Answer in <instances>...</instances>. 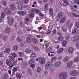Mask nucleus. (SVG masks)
Instances as JSON below:
<instances>
[{"label": "nucleus", "mask_w": 79, "mask_h": 79, "mask_svg": "<svg viewBox=\"0 0 79 79\" xmlns=\"http://www.w3.org/2000/svg\"><path fill=\"white\" fill-rule=\"evenodd\" d=\"M32 42L34 44H35L37 42V40L35 38H33L32 40Z\"/></svg>", "instance_id": "412c9836"}, {"label": "nucleus", "mask_w": 79, "mask_h": 79, "mask_svg": "<svg viewBox=\"0 0 79 79\" xmlns=\"http://www.w3.org/2000/svg\"><path fill=\"white\" fill-rule=\"evenodd\" d=\"M79 61V57H76L75 59H74V61L75 62H77V61Z\"/></svg>", "instance_id": "37998d69"}, {"label": "nucleus", "mask_w": 79, "mask_h": 79, "mask_svg": "<svg viewBox=\"0 0 79 79\" xmlns=\"http://www.w3.org/2000/svg\"><path fill=\"white\" fill-rule=\"evenodd\" d=\"M52 32L53 34H56V29H54L53 31H52Z\"/></svg>", "instance_id": "4d7b16f0"}, {"label": "nucleus", "mask_w": 79, "mask_h": 79, "mask_svg": "<svg viewBox=\"0 0 79 79\" xmlns=\"http://www.w3.org/2000/svg\"><path fill=\"white\" fill-rule=\"evenodd\" d=\"M53 9L51 8L49 9V13L51 16L53 15Z\"/></svg>", "instance_id": "cd10ccee"}, {"label": "nucleus", "mask_w": 79, "mask_h": 79, "mask_svg": "<svg viewBox=\"0 0 79 79\" xmlns=\"http://www.w3.org/2000/svg\"><path fill=\"white\" fill-rule=\"evenodd\" d=\"M10 59L12 61H14L15 60L14 59L13 57L12 56H10Z\"/></svg>", "instance_id": "4c0bfd02"}, {"label": "nucleus", "mask_w": 79, "mask_h": 79, "mask_svg": "<svg viewBox=\"0 0 79 79\" xmlns=\"http://www.w3.org/2000/svg\"><path fill=\"white\" fill-rule=\"evenodd\" d=\"M63 14L61 12H59L57 16V18L58 19L61 18L63 16Z\"/></svg>", "instance_id": "0eeeda50"}, {"label": "nucleus", "mask_w": 79, "mask_h": 79, "mask_svg": "<svg viewBox=\"0 0 79 79\" xmlns=\"http://www.w3.org/2000/svg\"><path fill=\"white\" fill-rule=\"evenodd\" d=\"M11 55L14 58H16L17 56V54L15 53V52H13L11 53Z\"/></svg>", "instance_id": "473e14b6"}, {"label": "nucleus", "mask_w": 79, "mask_h": 79, "mask_svg": "<svg viewBox=\"0 0 79 79\" xmlns=\"http://www.w3.org/2000/svg\"><path fill=\"white\" fill-rule=\"evenodd\" d=\"M32 40L30 36H27L26 38V42L28 43H30L31 42Z\"/></svg>", "instance_id": "9d476101"}, {"label": "nucleus", "mask_w": 79, "mask_h": 79, "mask_svg": "<svg viewBox=\"0 0 79 79\" xmlns=\"http://www.w3.org/2000/svg\"><path fill=\"white\" fill-rule=\"evenodd\" d=\"M67 77L66 73L62 72L59 74V77L60 79H65Z\"/></svg>", "instance_id": "f257e3e1"}, {"label": "nucleus", "mask_w": 79, "mask_h": 79, "mask_svg": "<svg viewBox=\"0 0 79 79\" xmlns=\"http://www.w3.org/2000/svg\"><path fill=\"white\" fill-rule=\"evenodd\" d=\"M16 76L18 78H21V75L19 73H17L16 74Z\"/></svg>", "instance_id": "c756f323"}, {"label": "nucleus", "mask_w": 79, "mask_h": 79, "mask_svg": "<svg viewBox=\"0 0 79 79\" xmlns=\"http://www.w3.org/2000/svg\"><path fill=\"white\" fill-rule=\"evenodd\" d=\"M17 4L18 5V7L20 10H21L22 8L23 4L20 1H18L17 2Z\"/></svg>", "instance_id": "20e7f679"}, {"label": "nucleus", "mask_w": 79, "mask_h": 79, "mask_svg": "<svg viewBox=\"0 0 79 79\" xmlns=\"http://www.w3.org/2000/svg\"><path fill=\"white\" fill-rule=\"evenodd\" d=\"M28 2V0H23V2L26 3H27Z\"/></svg>", "instance_id": "8fccbe9b"}, {"label": "nucleus", "mask_w": 79, "mask_h": 79, "mask_svg": "<svg viewBox=\"0 0 79 79\" xmlns=\"http://www.w3.org/2000/svg\"><path fill=\"white\" fill-rule=\"evenodd\" d=\"M18 69L17 68H15L13 69V73H15L16 71H17V69Z\"/></svg>", "instance_id": "c03bdc74"}, {"label": "nucleus", "mask_w": 79, "mask_h": 79, "mask_svg": "<svg viewBox=\"0 0 79 79\" xmlns=\"http://www.w3.org/2000/svg\"><path fill=\"white\" fill-rule=\"evenodd\" d=\"M10 51V49L9 48H6L5 51V53H9Z\"/></svg>", "instance_id": "a878e982"}, {"label": "nucleus", "mask_w": 79, "mask_h": 79, "mask_svg": "<svg viewBox=\"0 0 79 79\" xmlns=\"http://www.w3.org/2000/svg\"><path fill=\"white\" fill-rule=\"evenodd\" d=\"M48 46H49V43H47L45 45V46L46 47V48H47L48 47Z\"/></svg>", "instance_id": "bf43d9fd"}, {"label": "nucleus", "mask_w": 79, "mask_h": 79, "mask_svg": "<svg viewBox=\"0 0 79 79\" xmlns=\"http://www.w3.org/2000/svg\"><path fill=\"white\" fill-rule=\"evenodd\" d=\"M10 32V29L9 28L6 29L5 30V32H6L7 34H8Z\"/></svg>", "instance_id": "f704fd0d"}, {"label": "nucleus", "mask_w": 79, "mask_h": 79, "mask_svg": "<svg viewBox=\"0 0 79 79\" xmlns=\"http://www.w3.org/2000/svg\"><path fill=\"white\" fill-rule=\"evenodd\" d=\"M5 16V13L4 12H2L1 13V17L3 18Z\"/></svg>", "instance_id": "79ce46f5"}, {"label": "nucleus", "mask_w": 79, "mask_h": 79, "mask_svg": "<svg viewBox=\"0 0 79 79\" xmlns=\"http://www.w3.org/2000/svg\"><path fill=\"white\" fill-rule=\"evenodd\" d=\"M35 12L36 13H39L40 12V10L39 9H36L35 10Z\"/></svg>", "instance_id": "09e8293b"}, {"label": "nucleus", "mask_w": 79, "mask_h": 79, "mask_svg": "<svg viewBox=\"0 0 79 79\" xmlns=\"http://www.w3.org/2000/svg\"><path fill=\"white\" fill-rule=\"evenodd\" d=\"M18 60L19 61H23V59L22 58H18Z\"/></svg>", "instance_id": "69168bd1"}, {"label": "nucleus", "mask_w": 79, "mask_h": 79, "mask_svg": "<svg viewBox=\"0 0 79 79\" xmlns=\"http://www.w3.org/2000/svg\"><path fill=\"white\" fill-rule=\"evenodd\" d=\"M77 74V72L75 71H72L70 73V75L73 76H76Z\"/></svg>", "instance_id": "423d86ee"}, {"label": "nucleus", "mask_w": 79, "mask_h": 79, "mask_svg": "<svg viewBox=\"0 0 79 79\" xmlns=\"http://www.w3.org/2000/svg\"><path fill=\"white\" fill-rule=\"evenodd\" d=\"M18 13L22 16H24L26 15V12L24 11H19L18 12Z\"/></svg>", "instance_id": "f8f14e48"}, {"label": "nucleus", "mask_w": 79, "mask_h": 79, "mask_svg": "<svg viewBox=\"0 0 79 79\" xmlns=\"http://www.w3.org/2000/svg\"><path fill=\"white\" fill-rule=\"evenodd\" d=\"M35 63V60L33 59H30L29 61V63L31 64H34Z\"/></svg>", "instance_id": "f3484780"}, {"label": "nucleus", "mask_w": 79, "mask_h": 79, "mask_svg": "<svg viewBox=\"0 0 79 79\" xmlns=\"http://www.w3.org/2000/svg\"><path fill=\"white\" fill-rule=\"evenodd\" d=\"M70 15L73 17H79V16L77 15L74 14L73 13L70 12L69 13Z\"/></svg>", "instance_id": "4468645a"}, {"label": "nucleus", "mask_w": 79, "mask_h": 79, "mask_svg": "<svg viewBox=\"0 0 79 79\" xmlns=\"http://www.w3.org/2000/svg\"><path fill=\"white\" fill-rule=\"evenodd\" d=\"M61 62L60 61H57L54 63V65L55 67L59 66L61 64Z\"/></svg>", "instance_id": "6e6552de"}, {"label": "nucleus", "mask_w": 79, "mask_h": 79, "mask_svg": "<svg viewBox=\"0 0 79 79\" xmlns=\"http://www.w3.org/2000/svg\"><path fill=\"white\" fill-rule=\"evenodd\" d=\"M73 62L72 61L69 62L67 63V66L68 68H70L72 66Z\"/></svg>", "instance_id": "1a4fd4ad"}, {"label": "nucleus", "mask_w": 79, "mask_h": 79, "mask_svg": "<svg viewBox=\"0 0 79 79\" xmlns=\"http://www.w3.org/2000/svg\"><path fill=\"white\" fill-rule=\"evenodd\" d=\"M39 15H40V16L41 17H43L44 16L43 14L41 13H40Z\"/></svg>", "instance_id": "e2e57ef3"}, {"label": "nucleus", "mask_w": 79, "mask_h": 79, "mask_svg": "<svg viewBox=\"0 0 79 79\" xmlns=\"http://www.w3.org/2000/svg\"><path fill=\"white\" fill-rule=\"evenodd\" d=\"M66 20V18L65 17H63L60 21V23H64Z\"/></svg>", "instance_id": "39448f33"}, {"label": "nucleus", "mask_w": 79, "mask_h": 79, "mask_svg": "<svg viewBox=\"0 0 79 79\" xmlns=\"http://www.w3.org/2000/svg\"><path fill=\"white\" fill-rule=\"evenodd\" d=\"M25 52L28 53H30L31 52V50L29 48H27L25 50Z\"/></svg>", "instance_id": "bb28decb"}, {"label": "nucleus", "mask_w": 79, "mask_h": 79, "mask_svg": "<svg viewBox=\"0 0 79 79\" xmlns=\"http://www.w3.org/2000/svg\"><path fill=\"white\" fill-rule=\"evenodd\" d=\"M27 66V63H24L23 64V66L24 67H26V66Z\"/></svg>", "instance_id": "052dcab7"}, {"label": "nucleus", "mask_w": 79, "mask_h": 79, "mask_svg": "<svg viewBox=\"0 0 79 79\" xmlns=\"http://www.w3.org/2000/svg\"><path fill=\"white\" fill-rule=\"evenodd\" d=\"M58 39L59 41H62L63 40L64 38L62 36H59L58 38Z\"/></svg>", "instance_id": "7c9ffc66"}, {"label": "nucleus", "mask_w": 79, "mask_h": 79, "mask_svg": "<svg viewBox=\"0 0 79 79\" xmlns=\"http://www.w3.org/2000/svg\"><path fill=\"white\" fill-rule=\"evenodd\" d=\"M69 79H76V78L75 77H72Z\"/></svg>", "instance_id": "338daca9"}, {"label": "nucleus", "mask_w": 79, "mask_h": 79, "mask_svg": "<svg viewBox=\"0 0 79 79\" xmlns=\"http://www.w3.org/2000/svg\"><path fill=\"white\" fill-rule=\"evenodd\" d=\"M35 66V65L34 64H32L31 65V67L32 68H33Z\"/></svg>", "instance_id": "0e129e2a"}, {"label": "nucleus", "mask_w": 79, "mask_h": 79, "mask_svg": "<svg viewBox=\"0 0 79 79\" xmlns=\"http://www.w3.org/2000/svg\"><path fill=\"white\" fill-rule=\"evenodd\" d=\"M67 44V42L65 40H64L63 41V46L64 47H65L66 46Z\"/></svg>", "instance_id": "c9c22d12"}, {"label": "nucleus", "mask_w": 79, "mask_h": 79, "mask_svg": "<svg viewBox=\"0 0 79 79\" xmlns=\"http://www.w3.org/2000/svg\"><path fill=\"white\" fill-rule=\"evenodd\" d=\"M20 25L21 27H23V23L22 21H20Z\"/></svg>", "instance_id": "13d9d810"}, {"label": "nucleus", "mask_w": 79, "mask_h": 79, "mask_svg": "<svg viewBox=\"0 0 79 79\" xmlns=\"http://www.w3.org/2000/svg\"><path fill=\"white\" fill-rule=\"evenodd\" d=\"M76 46L78 48H79V42H78L77 43V44H76Z\"/></svg>", "instance_id": "5fc2aeb1"}, {"label": "nucleus", "mask_w": 79, "mask_h": 79, "mask_svg": "<svg viewBox=\"0 0 79 79\" xmlns=\"http://www.w3.org/2000/svg\"><path fill=\"white\" fill-rule=\"evenodd\" d=\"M68 52L70 53H72L73 52V49L71 47L69 48Z\"/></svg>", "instance_id": "393cba45"}, {"label": "nucleus", "mask_w": 79, "mask_h": 79, "mask_svg": "<svg viewBox=\"0 0 79 79\" xmlns=\"http://www.w3.org/2000/svg\"><path fill=\"white\" fill-rule=\"evenodd\" d=\"M38 33H39L40 34L42 35H44L45 34V32L42 31H40V32H39Z\"/></svg>", "instance_id": "de8ad7c7"}, {"label": "nucleus", "mask_w": 79, "mask_h": 79, "mask_svg": "<svg viewBox=\"0 0 79 79\" xmlns=\"http://www.w3.org/2000/svg\"><path fill=\"white\" fill-rule=\"evenodd\" d=\"M73 33L77 35L78 34V30L76 28H74L73 31Z\"/></svg>", "instance_id": "9b49d317"}, {"label": "nucleus", "mask_w": 79, "mask_h": 79, "mask_svg": "<svg viewBox=\"0 0 79 79\" xmlns=\"http://www.w3.org/2000/svg\"><path fill=\"white\" fill-rule=\"evenodd\" d=\"M64 49L63 48H59L57 51V53L60 54L62 53L64 51Z\"/></svg>", "instance_id": "ddd939ff"}, {"label": "nucleus", "mask_w": 79, "mask_h": 79, "mask_svg": "<svg viewBox=\"0 0 79 79\" xmlns=\"http://www.w3.org/2000/svg\"><path fill=\"white\" fill-rule=\"evenodd\" d=\"M73 38V39L74 41L76 42L77 41H79V36L76 37V36H74Z\"/></svg>", "instance_id": "dca6fc26"}, {"label": "nucleus", "mask_w": 79, "mask_h": 79, "mask_svg": "<svg viewBox=\"0 0 79 79\" xmlns=\"http://www.w3.org/2000/svg\"><path fill=\"white\" fill-rule=\"evenodd\" d=\"M39 61L40 63L42 64H43L45 63V60L44 59L40 57L39 59Z\"/></svg>", "instance_id": "7ed1b4c3"}, {"label": "nucleus", "mask_w": 79, "mask_h": 79, "mask_svg": "<svg viewBox=\"0 0 79 79\" xmlns=\"http://www.w3.org/2000/svg\"><path fill=\"white\" fill-rule=\"evenodd\" d=\"M52 66L53 64H52V63L51 62H48L46 64L45 68L47 69H51Z\"/></svg>", "instance_id": "f03ea898"}, {"label": "nucleus", "mask_w": 79, "mask_h": 79, "mask_svg": "<svg viewBox=\"0 0 79 79\" xmlns=\"http://www.w3.org/2000/svg\"><path fill=\"white\" fill-rule=\"evenodd\" d=\"M36 56V54L34 52H32L30 56V57L32 58H34Z\"/></svg>", "instance_id": "4be33fe9"}, {"label": "nucleus", "mask_w": 79, "mask_h": 79, "mask_svg": "<svg viewBox=\"0 0 79 79\" xmlns=\"http://www.w3.org/2000/svg\"><path fill=\"white\" fill-rule=\"evenodd\" d=\"M19 56L20 57H22L23 55V52H19Z\"/></svg>", "instance_id": "a19ab883"}, {"label": "nucleus", "mask_w": 79, "mask_h": 79, "mask_svg": "<svg viewBox=\"0 0 79 79\" xmlns=\"http://www.w3.org/2000/svg\"><path fill=\"white\" fill-rule=\"evenodd\" d=\"M62 59V57L61 56H60L58 57V59L59 60H60Z\"/></svg>", "instance_id": "680f3d73"}, {"label": "nucleus", "mask_w": 79, "mask_h": 79, "mask_svg": "<svg viewBox=\"0 0 79 79\" xmlns=\"http://www.w3.org/2000/svg\"><path fill=\"white\" fill-rule=\"evenodd\" d=\"M2 4L3 5L5 6H6L7 5L6 2L5 1H2Z\"/></svg>", "instance_id": "72a5a7b5"}, {"label": "nucleus", "mask_w": 79, "mask_h": 79, "mask_svg": "<svg viewBox=\"0 0 79 79\" xmlns=\"http://www.w3.org/2000/svg\"><path fill=\"white\" fill-rule=\"evenodd\" d=\"M27 72L30 74H32V72L30 69H27Z\"/></svg>", "instance_id": "58836bf2"}, {"label": "nucleus", "mask_w": 79, "mask_h": 79, "mask_svg": "<svg viewBox=\"0 0 79 79\" xmlns=\"http://www.w3.org/2000/svg\"><path fill=\"white\" fill-rule=\"evenodd\" d=\"M62 31H63V32H66L67 31V29H65V28H62Z\"/></svg>", "instance_id": "864d4df0"}, {"label": "nucleus", "mask_w": 79, "mask_h": 79, "mask_svg": "<svg viewBox=\"0 0 79 79\" xmlns=\"http://www.w3.org/2000/svg\"><path fill=\"white\" fill-rule=\"evenodd\" d=\"M51 31L50 30H48L47 32V34L48 35H49L50 34H51Z\"/></svg>", "instance_id": "6e6d98bb"}, {"label": "nucleus", "mask_w": 79, "mask_h": 79, "mask_svg": "<svg viewBox=\"0 0 79 79\" xmlns=\"http://www.w3.org/2000/svg\"><path fill=\"white\" fill-rule=\"evenodd\" d=\"M57 59V57L56 56L54 57H52L51 58V61L54 62Z\"/></svg>", "instance_id": "b1692460"}, {"label": "nucleus", "mask_w": 79, "mask_h": 79, "mask_svg": "<svg viewBox=\"0 0 79 79\" xmlns=\"http://www.w3.org/2000/svg\"><path fill=\"white\" fill-rule=\"evenodd\" d=\"M17 41L19 42H21L22 41V40L19 37H18L17 39Z\"/></svg>", "instance_id": "e433bc0d"}, {"label": "nucleus", "mask_w": 79, "mask_h": 79, "mask_svg": "<svg viewBox=\"0 0 79 79\" xmlns=\"http://www.w3.org/2000/svg\"><path fill=\"white\" fill-rule=\"evenodd\" d=\"M34 14L33 13H31L29 15V17L30 18H32L34 17Z\"/></svg>", "instance_id": "3c124183"}, {"label": "nucleus", "mask_w": 79, "mask_h": 79, "mask_svg": "<svg viewBox=\"0 0 79 79\" xmlns=\"http://www.w3.org/2000/svg\"><path fill=\"white\" fill-rule=\"evenodd\" d=\"M8 75L6 74H5L4 75V79H7L8 78Z\"/></svg>", "instance_id": "a18cd8bd"}, {"label": "nucleus", "mask_w": 79, "mask_h": 79, "mask_svg": "<svg viewBox=\"0 0 79 79\" xmlns=\"http://www.w3.org/2000/svg\"><path fill=\"white\" fill-rule=\"evenodd\" d=\"M48 4H46L45 5L44 10L45 11H47L48 10Z\"/></svg>", "instance_id": "aec40b11"}, {"label": "nucleus", "mask_w": 79, "mask_h": 79, "mask_svg": "<svg viewBox=\"0 0 79 79\" xmlns=\"http://www.w3.org/2000/svg\"><path fill=\"white\" fill-rule=\"evenodd\" d=\"M6 62L7 65L8 66L11 65L12 64V62L10 60H6Z\"/></svg>", "instance_id": "6ab92c4d"}, {"label": "nucleus", "mask_w": 79, "mask_h": 79, "mask_svg": "<svg viewBox=\"0 0 79 79\" xmlns=\"http://www.w3.org/2000/svg\"><path fill=\"white\" fill-rule=\"evenodd\" d=\"M37 72L39 73L41 71V69L40 67H38V68L37 69Z\"/></svg>", "instance_id": "49530a36"}, {"label": "nucleus", "mask_w": 79, "mask_h": 79, "mask_svg": "<svg viewBox=\"0 0 79 79\" xmlns=\"http://www.w3.org/2000/svg\"><path fill=\"white\" fill-rule=\"evenodd\" d=\"M79 27V23L77 22V27Z\"/></svg>", "instance_id": "774afa93"}, {"label": "nucleus", "mask_w": 79, "mask_h": 79, "mask_svg": "<svg viewBox=\"0 0 79 79\" xmlns=\"http://www.w3.org/2000/svg\"><path fill=\"white\" fill-rule=\"evenodd\" d=\"M14 19L12 18H10L9 20V24L11 25L14 22Z\"/></svg>", "instance_id": "2eb2a0df"}, {"label": "nucleus", "mask_w": 79, "mask_h": 79, "mask_svg": "<svg viewBox=\"0 0 79 79\" xmlns=\"http://www.w3.org/2000/svg\"><path fill=\"white\" fill-rule=\"evenodd\" d=\"M69 58L67 57H65L64 59V61L65 62H68L69 60Z\"/></svg>", "instance_id": "2f4dec72"}, {"label": "nucleus", "mask_w": 79, "mask_h": 79, "mask_svg": "<svg viewBox=\"0 0 79 79\" xmlns=\"http://www.w3.org/2000/svg\"><path fill=\"white\" fill-rule=\"evenodd\" d=\"M17 62H18V60H15V61H14L13 62L12 65L13 66H16L17 64Z\"/></svg>", "instance_id": "c85d7f7f"}, {"label": "nucleus", "mask_w": 79, "mask_h": 79, "mask_svg": "<svg viewBox=\"0 0 79 79\" xmlns=\"http://www.w3.org/2000/svg\"><path fill=\"white\" fill-rule=\"evenodd\" d=\"M18 33L21 35V34H23V33L22 32V31L20 30L18 32Z\"/></svg>", "instance_id": "603ef678"}, {"label": "nucleus", "mask_w": 79, "mask_h": 79, "mask_svg": "<svg viewBox=\"0 0 79 79\" xmlns=\"http://www.w3.org/2000/svg\"><path fill=\"white\" fill-rule=\"evenodd\" d=\"M5 12L6 14H11V12L10 10L7 8H6L5 9Z\"/></svg>", "instance_id": "5701e85b"}, {"label": "nucleus", "mask_w": 79, "mask_h": 79, "mask_svg": "<svg viewBox=\"0 0 79 79\" xmlns=\"http://www.w3.org/2000/svg\"><path fill=\"white\" fill-rule=\"evenodd\" d=\"M18 48V47L17 45H15L13 47V49L15 50H16Z\"/></svg>", "instance_id": "ea45409f"}, {"label": "nucleus", "mask_w": 79, "mask_h": 79, "mask_svg": "<svg viewBox=\"0 0 79 79\" xmlns=\"http://www.w3.org/2000/svg\"><path fill=\"white\" fill-rule=\"evenodd\" d=\"M10 9L12 10H14L16 8L14 4H11L10 6Z\"/></svg>", "instance_id": "a211bd4d"}]
</instances>
